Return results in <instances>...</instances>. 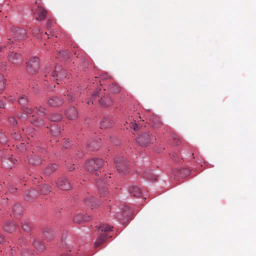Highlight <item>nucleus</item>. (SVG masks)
I'll return each instance as SVG.
<instances>
[{"mask_svg":"<svg viewBox=\"0 0 256 256\" xmlns=\"http://www.w3.org/2000/svg\"><path fill=\"white\" fill-rule=\"evenodd\" d=\"M24 110L28 114H32L33 110L30 108L26 107L24 108Z\"/></svg>","mask_w":256,"mask_h":256,"instance_id":"obj_48","label":"nucleus"},{"mask_svg":"<svg viewBox=\"0 0 256 256\" xmlns=\"http://www.w3.org/2000/svg\"><path fill=\"white\" fill-rule=\"evenodd\" d=\"M9 100L12 102H13L14 100L11 96H10V97L9 98Z\"/></svg>","mask_w":256,"mask_h":256,"instance_id":"obj_59","label":"nucleus"},{"mask_svg":"<svg viewBox=\"0 0 256 256\" xmlns=\"http://www.w3.org/2000/svg\"><path fill=\"white\" fill-rule=\"evenodd\" d=\"M127 124V126H126V128L128 130L133 129L134 130H136L138 128V126L135 122H133L132 120H128L126 122Z\"/></svg>","mask_w":256,"mask_h":256,"instance_id":"obj_23","label":"nucleus"},{"mask_svg":"<svg viewBox=\"0 0 256 256\" xmlns=\"http://www.w3.org/2000/svg\"><path fill=\"white\" fill-rule=\"evenodd\" d=\"M90 219V217L88 216H84L82 214H78L74 216V222L77 224H81L83 222H88Z\"/></svg>","mask_w":256,"mask_h":256,"instance_id":"obj_14","label":"nucleus"},{"mask_svg":"<svg viewBox=\"0 0 256 256\" xmlns=\"http://www.w3.org/2000/svg\"><path fill=\"white\" fill-rule=\"evenodd\" d=\"M43 248H40V250H42Z\"/></svg>","mask_w":256,"mask_h":256,"instance_id":"obj_64","label":"nucleus"},{"mask_svg":"<svg viewBox=\"0 0 256 256\" xmlns=\"http://www.w3.org/2000/svg\"><path fill=\"white\" fill-rule=\"evenodd\" d=\"M52 190V188L47 184H44L41 188V192L44 194H46Z\"/></svg>","mask_w":256,"mask_h":256,"instance_id":"obj_29","label":"nucleus"},{"mask_svg":"<svg viewBox=\"0 0 256 256\" xmlns=\"http://www.w3.org/2000/svg\"><path fill=\"white\" fill-rule=\"evenodd\" d=\"M4 104L3 102L1 100H0V108H4Z\"/></svg>","mask_w":256,"mask_h":256,"instance_id":"obj_54","label":"nucleus"},{"mask_svg":"<svg viewBox=\"0 0 256 256\" xmlns=\"http://www.w3.org/2000/svg\"><path fill=\"white\" fill-rule=\"evenodd\" d=\"M153 126L156 128L160 127L162 124L160 120L158 118H156L152 120Z\"/></svg>","mask_w":256,"mask_h":256,"instance_id":"obj_37","label":"nucleus"},{"mask_svg":"<svg viewBox=\"0 0 256 256\" xmlns=\"http://www.w3.org/2000/svg\"><path fill=\"white\" fill-rule=\"evenodd\" d=\"M129 192L132 196L136 198H140L141 196V190L137 186H132L130 188Z\"/></svg>","mask_w":256,"mask_h":256,"instance_id":"obj_15","label":"nucleus"},{"mask_svg":"<svg viewBox=\"0 0 256 256\" xmlns=\"http://www.w3.org/2000/svg\"><path fill=\"white\" fill-rule=\"evenodd\" d=\"M62 118V115L59 113L54 114L50 118L51 120L54 122L60 120Z\"/></svg>","mask_w":256,"mask_h":256,"instance_id":"obj_33","label":"nucleus"},{"mask_svg":"<svg viewBox=\"0 0 256 256\" xmlns=\"http://www.w3.org/2000/svg\"><path fill=\"white\" fill-rule=\"evenodd\" d=\"M58 58H60L61 60H64L69 58V54L68 50H62L58 54Z\"/></svg>","mask_w":256,"mask_h":256,"instance_id":"obj_27","label":"nucleus"},{"mask_svg":"<svg viewBox=\"0 0 256 256\" xmlns=\"http://www.w3.org/2000/svg\"><path fill=\"white\" fill-rule=\"evenodd\" d=\"M14 42L12 40H11L10 39H8L6 46H5L4 47H0V52L5 49H7L8 48L10 50L12 48V44Z\"/></svg>","mask_w":256,"mask_h":256,"instance_id":"obj_35","label":"nucleus"},{"mask_svg":"<svg viewBox=\"0 0 256 256\" xmlns=\"http://www.w3.org/2000/svg\"><path fill=\"white\" fill-rule=\"evenodd\" d=\"M98 190L99 194L100 196V197L106 196V194H108V188L106 186H101L100 184H98Z\"/></svg>","mask_w":256,"mask_h":256,"instance_id":"obj_26","label":"nucleus"},{"mask_svg":"<svg viewBox=\"0 0 256 256\" xmlns=\"http://www.w3.org/2000/svg\"><path fill=\"white\" fill-rule=\"evenodd\" d=\"M13 214L16 218H18L20 216L22 212V208L20 205L16 204H15L13 208Z\"/></svg>","mask_w":256,"mask_h":256,"instance_id":"obj_16","label":"nucleus"},{"mask_svg":"<svg viewBox=\"0 0 256 256\" xmlns=\"http://www.w3.org/2000/svg\"><path fill=\"white\" fill-rule=\"evenodd\" d=\"M30 122L37 126H40L43 125V122L38 120H30Z\"/></svg>","mask_w":256,"mask_h":256,"instance_id":"obj_38","label":"nucleus"},{"mask_svg":"<svg viewBox=\"0 0 256 256\" xmlns=\"http://www.w3.org/2000/svg\"><path fill=\"white\" fill-rule=\"evenodd\" d=\"M13 32L14 35V38L18 40H22L26 38V32L21 28H14Z\"/></svg>","mask_w":256,"mask_h":256,"instance_id":"obj_11","label":"nucleus"},{"mask_svg":"<svg viewBox=\"0 0 256 256\" xmlns=\"http://www.w3.org/2000/svg\"><path fill=\"white\" fill-rule=\"evenodd\" d=\"M74 166V164H72H72L69 165L68 164V162H67V167H68V169L69 171L71 172L75 169V168Z\"/></svg>","mask_w":256,"mask_h":256,"instance_id":"obj_49","label":"nucleus"},{"mask_svg":"<svg viewBox=\"0 0 256 256\" xmlns=\"http://www.w3.org/2000/svg\"><path fill=\"white\" fill-rule=\"evenodd\" d=\"M48 234V232H44V236L46 238H47V234Z\"/></svg>","mask_w":256,"mask_h":256,"instance_id":"obj_56","label":"nucleus"},{"mask_svg":"<svg viewBox=\"0 0 256 256\" xmlns=\"http://www.w3.org/2000/svg\"><path fill=\"white\" fill-rule=\"evenodd\" d=\"M110 78V76H109L107 74H104L102 75L101 76H100V79L102 80H107V79H108Z\"/></svg>","mask_w":256,"mask_h":256,"instance_id":"obj_50","label":"nucleus"},{"mask_svg":"<svg viewBox=\"0 0 256 256\" xmlns=\"http://www.w3.org/2000/svg\"><path fill=\"white\" fill-rule=\"evenodd\" d=\"M27 70L29 72L34 74L38 72L40 66V60L37 56H34L30 58L26 62Z\"/></svg>","mask_w":256,"mask_h":256,"instance_id":"obj_5","label":"nucleus"},{"mask_svg":"<svg viewBox=\"0 0 256 256\" xmlns=\"http://www.w3.org/2000/svg\"><path fill=\"white\" fill-rule=\"evenodd\" d=\"M58 168V166L54 164L48 165L44 170V173L46 175H50L52 172H55Z\"/></svg>","mask_w":256,"mask_h":256,"instance_id":"obj_20","label":"nucleus"},{"mask_svg":"<svg viewBox=\"0 0 256 256\" xmlns=\"http://www.w3.org/2000/svg\"><path fill=\"white\" fill-rule=\"evenodd\" d=\"M42 72L46 78L50 76H52V78L56 76L60 79H62L63 78H66L67 76L66 70L62 69L60 66H56L54 72H52L51 68L46 66L44 70H42Z\"/></svg>","mask_w":256,"mask_h":256,"instance_id":"obj_3","label":"nucleus"},{"mask_svg":"<svg viewBox=\"0 0 256 256\" xmlns=\"http://www.w3.org/2000/svg\"><path fill=\"white\" fill-rule=\"evenodd\" d=\"M77 89L78 90V91H75L74 93L76 92H77L78 94V96H80V90H79V88H77Z\"/></svg>","mask_w":256,"mask_h":256,"instance_id":"obj_57","label":"nucleus"},{"mask_svg":"<svg viewBox=\"0 0 256 256\" xmlns=\"http://www.w3.org/2000/svg\"><path fill=\"white\" fill-rule=\"evenodd\" d=\"M154 138L150 136L148 132L141 134L137 139V142L142 146H146L152 142Z\"/></svg>","mask_w":256,"mask_h":256,"instance_id":"obj_7","label":"nucleus"},{"mask_svg":"<svg viewBox=\"0 0 256 256\" xmlns=\"http://www.w3.org/2000/svg\"><path fill=\"white\" fill-rule=\"evenodd\" d=\"M99 78H98V77H95V80H94V82H93L94 84V82H98L99 80Z\"/></svg>","mask_w":256,"mask_h":256,"instance_id":"obj_55","label":"nucleus"},{"mask_svg":"<svg viewBox=\"0 0 256 256\" xmlns=\"http://www.w3.org/2000/svg\"><path fill=\"white\" fill-rule=\"evenodd\" d=\"M34 246L36 247V248H38L37 246H36V244H34Z\"/></svg>","mask_w":256,"mask_h":256,"instance_id":"obj_63","label":"nucleus"},{"mask_svg":"<svg viewBox=\"0 0 256 256\" xmlns=\"http://www.w3.org/2000/svg\"><path fill=\"white\" fill-rule=\"evenodd\" d=\"M34 162H30L34 164H42V160L38 156H34Z\"/></svg>","mask_w":256,"mask_h":256,"instance_id":"obj_40","label":"nucleus"},{"mask_svg":"<svg viewBox=\"0 0 256 256\" xmlns=\"http://www.w3.org/2000/svg\"><path fill=\"white\" fill-rule=\"evenodd\" d=\"M88 146L90 150H98L100 148V146L95 141L88 142Z\"/></svg>","mask_w":256,"mask_h":256,"instance_id":"obj_30","label":"nucleus"},{"mask_svg":"<svg viewBox=\"0 0 256 256\" xmlns=\"http://www.w3.org/2000/svg\"><path fill=\"white\" fill-rule=\"evenodd\" d=\"M5 88L4 76L0 74V91H2Z\"/></svg>","mask_w":256,"mask_h":256,"instance_id":"obj_36","label":"nucleus"},{"mask_svg":"<svg viewBox=\"0 0 256 256\" xmlns=\"http://www.w3.org/2000/svg\"><path fill=\"white\" fill-rule=\"evenodd\" d=\"M104 164V160L101 158L90 159L86 162L85 168L88 172L98 176V172H101Z\"/></svg>","mask_w":256,"mask_h":256,"instance_id":"obj_2","label":"nucleus"},{"mask_svg":"<svg viewBox=\"0 0 256 256\" xmlns=\"http://www.w3.org/2000/svg\"><path fill=\"white\" fill-rule=\"evenodd\" d=\"M108 90L112 93L117 94L120 91L121 88L117 84L112 82L109 85Z\"/></svg>","mask_w":256,"mask_h":256,"instance_id":"obj_19","label":"nucleus"},{"mask_svg":"<svg viewBox=\"0 0 256 256\" xmlns=\"http://www.w3.org/2000/svg\"><path fill=\"white\" fill-rule=\"evenodd\" d=\"M10 162H13L14 159H13L12 158H10Z\"/></svg>","mask_w":256,"mask_h":256,"instance_id":"obj_60","label":"nucleus"},{"mask_svg":"<svg viewBox=\"0 0 256 256\" xmlns=\"http://www.w3.org/2000/svg\"><path fill=\"white\" fill-rule=\"evenodd\" d=\"M22 228L26 232H29L31 229V226L29 222L24 220L22 222Z\"/></svg>","mask_w":256,"mask_h":256,"instance_id":"obj_34","label":"nucleus"},{"mask_svg":"<svg viewBox=\"0 0 256 256\" xmlns=\"http://www.w3.org/2000/svg\"><path fill=\"white\" fill-rule=\"evenodd\" d=\"M95 227L98 230H101L102 232H107L110 230H111L112 227H111L110 226L106 224H101L98 226H95Z\"/></svg>","mask_w":256,"mask_h":256,"instance_id":"obj_21","label":"nucleus"},{"mask_svg":"<svg viewBox=\"0 0 256 256\" xmlns=\"http://www.w3.org/2000/svg\"><path fill=\"white\" fill-rule=\"evenodd\" d=\"M28 102V100L25 96H22L18 100V102L20 104H25Z\"/></svg>","mask_w":256,"mask_h":256,"instance_id":"obj_43","label":"nucleus"},{"mask_svg":"<svg viewBox=\"0 0 256 256\" xmlns=\"http://www.w3.org/2000/svg\"><path fill=\"white\" fill-rule=\"evenodd\" d=\"M56 184L58 188L64 190H69L71 188L70 184L68 180L64 178H58Z\"/></svg>","mask_w":256,"mask_h":256,"instance_id":"obj_10","label":"nucleus"},{"mask_svg":"<svg viewBox=\"0 0 256 256\" xmlns=\"http://www.w3.org/2000/svg\"><path fill=\"white\" fill-rule=\"evenodd\" d=\"M85 202L87 204H91L92 206H96L98 204L96 202V198L92 196H90L85 199Z\"/></svg>","mask_w":256,"mask_h":256,"instance_id":"obj_25","label":"nucleus"},{"mask_svg":"<svg viewBox=\"0 0 256 256\" xmlns=\"http://www.w3.org/2000/svg\"><path fill=\"white\" fill-rule=\"evenodd\" d=\"M73 46L74 50H72L73 52H74V54L77 55V57H78V56L79 55V54L78 53L80 51V49L78 48V46H76V44H72V46Z\"/></svg>","mask_w":256,"mask_h":256,"instance_id":"obj_41","label":"nucleus"},{"mask_svg":"<svg viewBox=\"0 0 256 256\" xmlns=\"http://www.w3.org/2000/svg\"><path fill=\"white\" fill-rule=\"evenodd\" d=\"M4 238L3 236L0 234V244L4 242Z\"/></svg>","mask_w":256,"mask_h":256,"instance_id":"obj_52","label":"nucleus"},{"mask_svg":"<svg viewBox=\"0 0 256 256\" xmlns=\"http://www.w3.org/2000/svg\"><path fill=\"white\" fill-rule=\"evenodd\" d=\"M9 68V66L6 62H2L1 64V69L4 70H6Z\"/></svg>","mask_w":256,"mask_h":256,"instance_id":"obj_45","label":"nucleus"},{"mask_svg":"<svg viewBox=\"0 0 256 256\" xmlns=\"http://www.w3.org/2000/svg\"><path fill=\"white\" fill-rule=\"evenodd\" d=\"M16 228V226L15 224L12 222H9L6 224L4 229V230L8 232L12 233V232Z\"/></svg>","mask_w":256,"mask_h":256,"instance_id":"obj_18","label":"nucleus"},{"mask_svg":"<svg viewBox=\"0 0 256 256\" xmlns=\"http://www.w3.org/2000/svg\"><path fill=\"white\" fill-rule=\"evenodd\" d=\"M174 172L176 173L175 176L179 175L180 176L183 178L189 174V171L187 169L182 168L180 170H176Z\"/></svg>","mask_w":256,"mask_h":256,"instance_id":"obj_24","label":"nucleus"},{"mask_svg":"<svg viewBox=\"0 0 256 256\" xmlns=\"http://www.w3.org/2000/svg\"><path fill=\"white\" fill-rule=\"evenodd\" d=\"M32 192V194H34V193L35 192H34V191H32V192Z\"/></svg>","mask_w":256,"mask_h":256,"instance_id":"obj_61","label":"nucleus"},{"mask_svg":"<svg viewBox=\"0 0 256 256\" xmlns=\"http://www.w3.org/2000/svg\"><path fill=\"white\" fill-rule=\"evenodd\" d=\"M46 108L42 106H40L37 110V112L40 115H44L46 114Z\"/></svg>","mask_w":256,"mask_h":256,"instance_id":"obj_42","label":"nucleus"},{"mask_svg":"<svg viewBox=\"0 0 256 256\" xmlns=\"http://www.w3.org/2000/svg\"><path fill=\"white\" fill-rule=\"evenodd\" d=\"M54 22H53L52 20H48V22H47V24H46V28L48 30V32H46V33H45L48 36H50V34L54 36V34L52 33L51 31H50L49 32L50 34H48V32L51 29V28L52 27L54 26Z\"/></svg>","mask_w":256,"mask_h":256,"instance_id":"obj_31","label":"nucleus"},{"mask_svg":"<svg viewBox=\"0 0 256 256\" xmlns=\"http://www.w3.org/2000/svg\"><path fill=\"white\" fill-rule=\"evenodd\" d=\"M62 256H72L70 252L63 254Z\"/></svg>","mask_w":256,"mask_h":256,"instance_id":"obj_53","label":"nucleus"},{"mask_svg":"<svg viewBox=\"0 0 256 256\" xmlns=\"http://www.w3.org/2000/svg\"><path fill=\"white\" fill-rule=\"evenodd\" d=\"M113 120L110 118H104L100 123V128H106L112 126Z\"/></svg>","mask_w":256,"mask_h":256,"instance_id":"obj_13","label":"nucleus"},{"mask_svg":"<svg viewBox=\"0 0 256 256\" xmlns=\"http://www.w3.org/2000/svg\"><path fill=\"white\" fill-rule=\"evenodd\" d=\"M58 133H60V128H59V129H58Z\"/></svg>","mask_w":256,"mask_h":256,"instance_id":"obj_62","label":"nucleus"},{"mask_svg":"<svg viewBox=\"0 0 256 256\" xmlns=\"http://www.w3.org/2000/svg\"><path fill=\"white\" fill-rule=\"evenodd\" d=\"M126 209H128V212H126V210H124V214L126 216H130V214L131 213V210L128 208H126Z\"/></svg>","mask_w":256,"mask_h":256,"instance_id":"obj_46","label":"nucleus"},{"mask_svg":"<svg viewBox=\"0 0 256 256\" xmlns=\"http://www.w3.org/2000/svg\"><path fill=\"white\" fill-rule=\"evenodd\" d=\"M116 168L117 170L122 174L128 172L129 168L128 162L124 157H117L114 159Z\"/></svg>","mask_w":256,"mask_h":256,"instance_id":"obj_4","label":"nucleus"},{"mask_svg":"<svg viewBox=\"0 0 256 256\" xmlns=\"http://www.w3.org/2000/svg\"><path fill=\"white\" fill-rule=\"evenodd\" d=\"M104 91L105 89L103 90L100 89L98 91L94 92L90 99L88 101V104H96L98 102L104 106H110L112 103V100L109 96L105 94Z\"/></svg>","mask_w":256,"mask_h":256,"instance_id":"obj_1","label":"nucleus"},{"mask_svg":"<svg viewBox=\"0 0 256 256\" xmlns=\"http://www.w3.org/2000/svg\"><path fill=\"white\" fill-rule=\"evenodd\" d=\"M32 31L34 36L38 38H40V30L39 27L35 26L32 29Z\"/></svg>","mask_w":256,"mask_h":256,"instance_id":"obj_32","label":"nucleus"},{"mask_svg":"<svg viewBox=\"0 0 256 256\" xmlns=\"http://www.w3.org/2000/svg\"><path fill=\"white\" fill-rule=\"evenodd\" d=\"M8 60L12 64L16 66L22 62V58L20 54L12 52L8 54Z\"/></svg>","mask_w":256,"mask_h":256,"instance_id":"obj_8","label":"nucleus"},{"mask_svg":"<svg viewBox=\"0 0 256 256\" xmlns=\"http://www.w3.org/2000/svg\"><path fill=\"white\" fill-rule=\"evenodd\" d=\"M62 144V146L66 148H70V142L69 140L64 138L63 140Z\"/></svg>","mask_w":256,"mask_h":256,"instance_id":"obj_39","label":"nucleus"},{"mask_svg":"<svg viewBox=\"0 0 256 256\" xmlns=\"http://www.w3.org/2000/svg\"><path fill=\"white\" fill-rule=\"evenodd\" d=\"M32 252H30L27 250H26L23 252H22V256H32Z\"/></svg>","mask_w":256,"mask_h":256,"instance_id":"obj_44","label":"nucleus"},{"mask_svg":"<svg viewBox=\"0 0 256 256\" xmlns=\"http://www.w3.org/2000/svg\"><path fill=\"white\" fill-rule=\"evenodd\" d=\"M10 122L13 125L16 124H17L16 120L14 117H11L9 118Z\"/></svg>","mask_w":256,"mask_h":256,"instance_id":"obj_47","label":"nucleus"},{"mask_svg":"<svg viewBox=\"0 0 256 256\" xmlns=\"http://www.w3.org/2000/svg\"><path fill=\"white\" fill-rule=\"evenodd\" d=\"M68 100L70 102H73L75 99L78 96V94L77 92L74 93L73 91L70 92L68 94Z\"/></svg>","mask_w":256,"mask_h":256,"instance_id":"obj_28","label":"nucleus"},{"mask_svg":"<svg viewBox=\"0 0 256 256\" xmlns=\"http://www.w3.org/2000/svg\"><path fill=\"white\" fill-rule=\"evenodd\" d=\"M16 250V248L14 247L11 248L10 250V252L8 254L9 256H12L14 252H15Z\"/></svg>","mask_w":256,"mask_h":256,"instance_id":"obj_51","label":"nucleus"},{"mask_svg":"<svg viewBox=\"0 0 256 256\" xmlns=\"http://www.w3.org/2000/svg\"><path fill=\"white\" fill-rule=\"evenodd\" d=\"M64 103V100L58 96H53L48 100V104L52 107H58L62 106Z\"/></svg>","mask_w":256,"mask_h":256,"instance_id":"obj_9","label":"nucleus"},{"mask_svg":"<svg viewBox=\"0 0 256 256\" xmlns=\"http://www.w3.org/2000/svg\"><path fill=\"white\" fill-rule=\"evenodd\" d=\"M65 114L68 118L70 120H74L78 118V112L76 108L72 106L66 110Z\"/></svg>","mask_w":256,"mask_h":256,"instance_id":"obj_12","label":"nucleus"},{"mask_svg":"<svg viewBox=\"0 0 256 256\" xmlns=\"http://www.w3.org/2000/svg\"><path fill=\"white\" fill-rule=\"evenodd\" d=\"M36 8H34L32 10L36 16V19L39 21L44 20L46 16L47 11L37 2H36Z\"/></svg>","mask_w":256,"mask_h":256,"instance_id":"obj_6","label":"nucleus"},{"mask_svg":"<svg viewBox=\"0 0 256 256\" xmlns=\"http://www.w3.org/2000/svg\"><path fill=\"white\" fill-rule=\"evenodd\" d=\"M143 176L148 180H155L156 179V176L150 170H147L144 172Z\"/></svg>","mask_w":256,"mask_h":256,"instance_id":"obj_22","label":"nucleus"},{"mask_svg":"<svg viewBox=\"0 0 256 256\" xmlns=\"http://www.w3.org/2000/svg\"><path fill=\"white\" fill-rule=\"evenodd\" d=\"M77 89L78 90V91H75L74 93L76 92H77L78 94V96H80V90H79V88H77Z\"/></svg>","mask_w":256,"mask_h":256,"instance_id":"obj_58","label":"nucleus"},{"mask_svg":"<svg viewBox=\"0 0 256 256\" xmlns=\"http://www.w3.org/2000/svg\"><path fill=\"white\" fill-rule=\"evenodd\" d=\"M108 238V236L107 234H101L96 240L94 246L96 248H97L102 245L105 242L106 240Z\"/></svg>","mask_w":256,"mask_h":256,"instance_id":"obj_17","label":"nucleus"}]
</instances>
